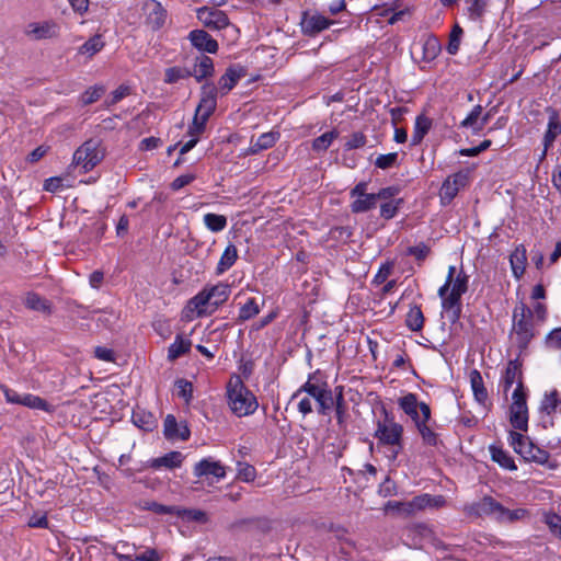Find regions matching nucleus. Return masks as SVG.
Listing matches in <instances>:
<instances>
[{"label": "nucleus", "instance_id": "a878e982", "mask_svg": "<svg viewBox=\"0 0 561 561\" xmlns=\"http://www.w3.org/2000/svg\"><path fill=\"white\" fill-rule=\"evenodd\" d=\"M526 249L524 245H518L510 255V263L512 267L513 275L516 278H520L526 268Z\"/></svg>", "mask_w": 561, "mask_h": 561}, {"label": "nucleus", "instance_id": "c03bdc74", "mask_svg": "<svg viewBox=\"0 0 561 561\" xmlns=\"http://www.w3.org/2000/svg\"><path fill=\"white\" fill-rule=\"evenodd\" d=\"M529 516V513L525 508H504L501 517L499 518L497 523L501 524H513L519 520H523Z\"/></svg>", "mask_w": 561, "mask_h": 561}, {"label": "nucleus", "instance_id": "4468645a", "mask_svg": "<svg viewBox=\"0 0 561 561\" xmlns=\"http://www.w3.org/2000/svg\"><path fill=\"white\" fill-rule=\"evenodd\" d=\"M501 383L505 393L513 387V385H516L514 391L519 390V392H526L523 385L520 364L517 359L510 360L507 363Z\"/></svg>", "mask_w": 561, "mask_h": 561}, {"label": "nucleus", "instance_id": "1a4fd4ad", "mask_svg": "<svg viewBox=\"0 0 561 561\" xmlns=\"http://www.w3.org/2000/svg\"><path fill=\"white\" fill-rule=\"evenodd\" d=\"M103 158V151L96 140L83 142L73 153V163L84 172L92 170Z\"/></svg>", "mask_w": 561, "mask_h": 561}, {"label": "nucleus", "instance_id": "8fccbe9b", "mask_svg": "<svg viewBox=\"0 0 561 561\" xmlns=\"http://www.w3.org/2000/svg\"><path fill=\"white\" fill-rule=\"evenodd\" d=\"M337 137L339 133L336 130L327 131L313 139L312 149L317 152L325 151Z\"/></svg>", "mask_w": 561, "mask_h": 561}, {"label": "nucleus", "instance_id": "20e7f679", "mask_svg": "<svg viewBox=\"0 0 561 561\" xmlns=\"http://www.w3.org/2000/svg\"><path fill=\"white\" fill-rule=\"evenodd\" d=\"M510 443L513 449L525 460L534 461L539 465H546L550 455L547 450L536 446L528 437L518 432L510 433Z\"/></svg>", "mask_w": 561, "mask_h": 561}, {"label": "nucleus", "instance_id": "72a5a7b5", "mask_svg": "<svg viewBox=\"0 0 561 561\" xmlns=\"http://www.w3.org/2000/svg\"><path fill=\"white\" fill-rule=\"evenodd\" d=\"M490 453L492 460L499 463L502 468L511 471L517 469L514 459L501 447L492 445L490 446Z\"/></svg>", "mask_w": 561, "mask_h": 561}, {"label": "nucleus", "instance_id": "69168bd1", "mask_svg": "<svg viewBox=\"0 0 561 561\" xmlns=\"http://www.w3.org/2000/svg\"><path fill=\"white\" fill-rule=\"evenodd\" d=\"M400 193V188L398 186H388L380 188L376 194L377 202L380 199L383 202H388L391 199H396L394 197Z\"/></svg>", "mask_w": 561, "mask_h": 561}, {"label": "nucleus", "instance_id": "13d9d810", "mask_svg": "<svg viewBox=\"0 0 561 561\" xmlns=\"http://www.w3.org/2000/svg\"><path fill=\"white\" fill-rule=\"evenodd\" d=\"M398 153L390 152L387 154H379L375 160V165L381 170L390 169L397 164Z\"/></svg>", "mask_w": 561, "mask_h": 561}, {"label": "nucleus", "instance_id": "4be33fe9", "mask_svg": "<svg viewBox=\"0 0 561 561\" xmlns=\"http://www.w3.org/2000/svg\"><path fill=\"white\" fill-rule=\"evenodd\" d=\"M278 137L279 134L276 131L263 133L256 139H251L248 152L250 154H256L262 150H266L274 146Z\"/></svg>", "mask_w": 561, "mask_h": 561}, {"label": "nucleus", "instance_id": "774afa93", "mask_svg": "<svg viewBox=\"0 0 561 561\" xmlns=\"http://www.w3.org/2000/svg\"><path fill=\"white\" fill-rule=\"evenodd\" d=\"M546 344L553 350H561V328L553 329L546 337Z\"/></svg>", "mask_w": 561, "mask_h": 561}, {"label": "nucleus", "instance_id": "a211bd4d", "mask_svg": "<svg viewBox=\"0 0 561 561\" xmlns=\"http://www.w3.org/2000/svg\"><path fill=\"white\" fill-rule=\"evenodd\" d=\"M188 38L194 47L198 50L215 54L218 50V43L207 32L203 30H194L190 33Z\"/></svg>", "mask_w": 561, "mask_h": 561}, {"label": "nucleus", "instance_id": "aec40b11", "mask_svg": "<svg viewBox=\"0 0 561 561\" xmlns=\"http://www.w3.org/2000/svg\"><path fill=\"white\" fill-rule=\"evenodd\" d=\"M26 34L34 39H45L57 36L58 26L53 22L30 23Z\"/></svg>", "mask_w": 561, "mask_h": 561}, {"label": "nucleus", "instance_id": "603ef678", "mask_svg": "<svg viewBox=\"0 0 561 561\" xmlns=\"http://www.w3.org/2000/svg\"><path fill=\"white\" fill-rule=\"evenodd\" d=\"M105 92L103 85H94L87 89L80 96L82 105H90L96 102Z\"/></svg>", "mask_w": 561, "mask_h": 561}, {"label": "nucleus", "instance_id": "2eb2a0df", "mask_svg": "<svg viewBox=\"0 0 561 561\" xmlns=\"http://www.w3.org/2000/svg\"><path fill=\"white\" fill-rule=\"evenodd\" d=\"M197 18L205 26L214 30H222L229 25V19L224 11L214 8H202L197 11Z\"/></svg>", "mask_w": 561, "mask_h": 561}, {"label": "nucleus", "instance_id": "ddd939ff", "mask_svg": "<svg viewBox=\"0 0 561 561\" xmlns=\"http://www.w3.org/2000/svg\"><path fill=\"white\" fill-rule=\"evenodd\" d=\"M217 87L214 83L207 82L201 88V100L196 107L195 113L208 119L215 112L217 106Z\"/></svg>", "mask_w": 561, "mask_h": 561}, {"label": "nucleus", "instance_id": "f704fd0d", "mask_svg": "<svg viewBox=\"0 0 561 561\" xmlns=\"http://www.w3.org/2000/svg\"><path fill=\"white\" fill-rule=\"evenodd\" d=\"M207 305H210L209 295L203 289L188 300L187 309L192 312H196V317H202L206 314Z\"/></svg>", "mask_w": 561, "mask_h": 561}, {"label": "nucleus", "instance_id": "393cba45", "mask_svg": "<svg viewBox=\"0 0 561 561\" xmlns=\"http://www.w3.org/2000/svg\"><path fill=\"white\" fill-rule=\"evenodd\" d=\"M184 457L180 451H170L162 457L153 458L149 461V466L154 469L161 467L168 469L179 468L182 465Z\"/></svg>", "mask_w": 561, "mask_h": 561}, {"label": "nucleus", "instance_id": "cd10ccee", "mask_svg": "<svg viewBox=\"0 0 561 561\" xmlns=\"http://www.w3.org/2000/svg\"><path fill=\"white\" fill-rule=\"evenodd\" d=\"M238 259V250L234 244L230 243L226 247L224 253L216 267V274L221 275L228 271Z\"/></svg>", "mask_w": 561, "mask_h": 561}, {"label": "nucleus", "instance_id": "f8f14e48", "mask_svg": "<svg viewBox=\"0 0 561 561\" xmlns=\"http://www.w3.org/2000/svg\"><path fill=\"white\" fill-rule=\"evenodd\" d=\"M526 392L513 391L512 404L510 407V422L518 431L528 428V408Z\"/></svg>", "mask_w": 561, "mask_h": 561}, {"label": "nucleus", "instance_id": "39448f33", "mask_svg": "<svg viewBox=\"0 0 561 561\" xmlns=\"http://www.w3.org/2000/svg\"><path fill=\"white\" fill-rule=\"evenodd\" d=\"M540 413L543 426L554 427L561 419V394L553 389L546 392L540 402Z\"/></svg>", "mask_w": 561, "mask_h": 561}, {"label": "nucleus", "instance_id": "3c124183", "mask_svg": "<svg viewBox=\"0 0 561 561\" xmlns=\"http://www.w3.org/2000/svg\"><path fill=\"white\" fill-rule=\"evenodd\" d=\"M403 204L402 198L391 199L380 204V217L389 220L397 216L400 206Z\"/></svg>", "mask_w": 561, "mask_h": 561}, {"label": "nucleus", "instance_id": "6ab92c4d", "mask_svg": "<svg viewBox=\"0 0 561 561\" xmlns=\"http://www.w3.org/2000/svg\"><path fill=\"white\" fill-rule=\"evenodd\" d=\"M194 474L198 478L204 476H213L217 479H222L226 476V470L220 461L205 458L195 465Z\"/></svg>", "mask_w": 561, "mask_h": 561}, {"label": "nucleus", "instance_id": "f03ea898", "mask_svg": "<svg viewBox=\"0 0 561 561\" xmlns=\"http://www.w3.org/2000/svg\"><path fill=\"white\" fill-rule=\"evenodd\" d=\"M382 414L383 419L376 422L374 437L378 446L388 448L387 458L394 461L403 448V426L386 409Z\"/></svg>", "mask_w": 561, "mask_h": 561}, {"label": "nucleus", "instance_id": "0e129e2a", "mask_svg": "<svg viewBox=\"0 0 561 561\" xmlns=\"http://www.w3.org/2000/svg\"><path fill=\"white\" fill-rule=\"evenodd\" d=\"M392 268H393V264L392 263H390V262L383 263L379 267L377 274L375 275V277L373 279V283L376 284V285H380V284L386 283L387 278L392 273Z\"/></svg>", "mask_w": 561, "mask_h": 561}, {"label": "nucleus", "instance_id": "dca6fc26", "mask_svg": "<svg viewBox=\"0 0 561 561\" xmlns=\"http://www.w3.org/2000/svg\"><path fill=\"white\" fill-rule=\"evenodd\" d=\"M163 434L168 439L187 440L191 431L185 422L178 423L174 415L168 414L163 423Z\"/></svg>", "mask_w": 561, "mask_h": 561}, {"label": "nucleus", "instance_id": "c85d7f7f", "mask_svg": "<svg viewBox=\"0 0 561 561\" xmlns=\"http://www.w3.org/2000/svg\"><path fill=\"white\" fill-rule=\"evenodd\" d=\"M214 70L213 59L208 56H202L194 65V69L191 73L196 81L201 82L203 79L211 77L214 75Z\"/></svg>", "mask_w": 561, "mask_h": 561}, {"label": "nucleus", "instance_id": "338daca9", "mask_svg": "<svg viewBox=\"0 0 561 561\" xmlns=\"http://www.w3.org/2000/svg\"><path fill=\"white\" fill-rule=\"evenodd\" d=\"M431 249L425 243H420L408 249V254L413 255L417 261H423L430 254Z\"/></svg>", "mask_w": 561, "mask_h": 561}, {"label": "nucleus", "instance_id": "f3484780", "mask_svg": "<svg viewBox=\"0 0 561 561\" xmlns=\"http://www.w3.org/2000/svg\"><path fill=\"white\" fill-rule=\"evenodd\" d=\"M147 13L146 22L154 31L160 30L167 21V11L160 2L156 0H149L145 4Z\"/></svg>", "mask_w": 561, "mask_h": 561}, {"label": "nucleus", "instance_id": "412c9836", "mask_svg": "<svg viewBox=\"0 0 561 561\" xmlns=\"http://www.w3.org/2000/svg\"><path fill=\"white\" fill-rule=\"evenodd\" d=\"M204 289L206 294L209 295L210 305L215 308L226 302L231 293L230 285L222 282L210 287H205Z\"/></svg>", "mask_w": 561, "mask_h": 561}, {"label": "nucleus", "instance_id": "9d476101", "mask_svg": "<svg viewBox=\"0 0 561 561\" xmlns=\"http://www.w3.org/2000/svg\"><path fill=\"white\" fill-rule=\"evenodd\" d=\"M368 183L365 181L358 182L351 191L350 197L352 203L350 205L353 214H363L374 209L377 205L375 193H367Z\"/></svg>", "mask_w": 561, "mask_h": 561}, {"label": "nucleus", "instance_id": "7ed1b4c3", "mask_svg": "<svg viewBox=\"0 0 561 561\" xmlns=\"http://www.w3.org/2000/svg\"><path fill=\"white\" fill-rule=\"evenodd\" d=\"M228 404L239 417L253 414L257 407L256 397L239 376H232L227 385Z\"/></svg>", "mask_w": 561, "mask_h": 561}, {"label": "nucleus", "instance_id": "a18cd8bd", "mask_svg": "<svg viewBox=\"0 0 561 561\" xmlns=\"http://www.w3.org/2000/svg\"><path fill=\"white\" fill-rule=\"evenodd\" d=\"M21 405L27 407L30 409L53 412V407L46 400L31 393L23 394V401Z\"/></svg>", "mask_w": 561, "mask_h": 561}, {"label": "nucleus", "instance_id": "de8ad7c7", "mask_svg": "<svg viewBox=\"0 0 561 561\" xmlns=\"http://www.w3.org/2000/svg\"><path fill=\"white\" fill-rule=\"evenodd\" d=\"M205 226L213 232L222 231L227 226V218L224 215L208 213L204 216Z\"/></svg>", "mask_w": 561, "mask_h": 561}, {"label": "nucleus", "instance_id": "6e6d98bb", "mask_svg": "<svg viewBox=\"0 0 561 561\" xmlns=\"http://www.w3.org/2000/svg\"><path fill=\"white\" fill-rule=\"evenodd\" d=\"M468 12L471 20H479L485 12L486 0H468Z\"/></svg>", "mask_w": 561, "mask_h": 561}, {"label": "nucleus", "instance_id": "2f4dec72", "mask_svg": "<svg viewBox=\"0 0 561 561\" xmlns=\"http://www.w3.org/2000/svg\"><path fill=\"white\" fill-rule=\"evenodd\" d=\"M192 342L181 335H176L174 342L168 348V359L173 362L190 352Z\"/></svg>", "mask_w": 561, "mask_h": 561}, {"label": "nucleus", "instance_id": "423d86ee", "mask_svg": "<svg viewBox=\"0 0 561 561\" xmlns=\"http://www.w3.org/2000/svg\"><path fill=\"white\" fill-rule=\"evenodd\" d=\"M533 311L525 304L516 307L513 313L514 331L517 336L518 344L525 346L534 336Z\"/></svg>", "mask_w": 561, "mask_h": 561}, {"label": "nucleus", "instance_id": "680f3d73", "mask_svg": "<svg viewBox=\"0 0 561 561\" xmlns=\"http://www.w3.org/2000/svg\"><path fill=\"white\" fill-rule=\"evenodd\" d=\"M208 119H204L203 116L195 113L192 124L188 127V135L191 137H197L205 130V126Z\"/></svg>", "mask_w": 561, "mask_h": 561}, {"label": "nucleus", "instance_id": "e433bc0d", "mask_svg": "<svg viewBox=\"0 0 561 561\" xmlns=\"http://www.w3.org/2000/svg\"><path fill=\"white\" fill-rule=\"evenodd\" d=\"M433 424H435V422H432L431 420L417 423V426H415L422 437L423 443L428 446H436L439 440L438 435L434 431Z\"/></svg>", "mask_w": 561, "mask_h": 561}, {"label": "nucleus", "instance_id": "bb28decb", "mask_svg": "<svg viewBox=\"0 0 561 561\" xmlns=\"http://www.w3.org/2000/svg\"><path fill=\"white\" fill-rule=\"evenodd\" d=\"M550 117L548 122V129L543 136V147L546 150L553 144L558 135L561 133V124L559 123V114L556 110H550Z\"/></svg>", "mask_w": 561, "mask_h": 561}, {"label": "nucleus", "instance_id": "37998d69", "mask_svg": "<svg viewBox=\"0 0 561 561\" xmlns=\"http://www.w3.org/2000/svg\"><path fill=\"white\" fill-rule=\"evenodd\" d=\"M314 400L318 404L317 411L320 415H327L333 407V393L328 387L318 394Z\"/></svg>", "mask_w": 561, "mask_h": 561}, {"label": "nucleus", "instance_id": "5fc2aeb1", "mask_svg": "<svg viewBox=\"0 0 561 561\" xmlns=\"http://www.w3.org/2000/svg\"><path fill=\"white\" fill-rule=\"evenodd\" d=\"M459 190L446 179L440 187L439 196L444 205L449 204L458 194Z\"/></svg>", "mask_w": 561, "mask_h": 561}, {"label": "nucleus", "instance_id": "052dcab7", "mask_svg": "<svg viewBox=\"0 0 561 561\" xmlns=\"http://www.w3.org/2000/svg\"><path fill=\"white\" fill-rule=\"evenodd\" d=\"M238 479L244 482H252L256 477V470L252 465L239 463Z\"/></svg>", "mask_w": 561, "mask_h": 561}, {"label": "nucleus", "instance_id": "ea45409f", "mask_svg": "<svg viewBox=\"0 0 561 561\" xmlns=\"http://www.w3.org/2000/svg\"><path fill=\"white\" fill-rule=\"evenodd\" d=\"M104 42L102 39L101 35H94L91 38H89L85 43H83L79 47V54L85 55L88 57L94 56L96 53L103 49Z\"/></svg>", "mask_w": 561, "mask_h": 561}, {"label": "nucleus", "instance_id": "473e14b6", "mask_svg": "<svg viewBox=\"0 0 561 561\" xmlns=\"http://www.w3.org/2000/svg\"><path fill=\"white\" fill-rule=\"evenodd\" d=\"M470 383H471V388H472L476 400L479 403L484 404L488 399V391L484 387L482 376H481L480 371H478L477 369H473L470 373Z\"/></svg>", "mask_w": 561, "mask_h": 561}, {"label": "nucleus", "instance_id": "f257e3e1", "mask_svg": "<svg viewBox=\"0 0 561 561\" xmlns=\"http://www.w3.org/2000/svg\"><path fill=\"white\" fill-rule=\"evenodd\" d=\"M468 282L469 277L463 271L456 275V267H448L446 280L437 294L442 299L443 313L450 323H456L460 319L461 296L468 290Z\"/></svg>", "mask_w": 561, "mask_h": 561}, {"label": "nucleus", "instance_id": "7c9ffc66", "mask_svg": "<svg viewBox=\"0 0 561 561\" xmlns=\"http://www.w3.org/2000/svg\"><path fill=\"white\" fill-rule=\"evenodd\" d=\"M131 419L134 424L144 431H152L157 426L156 417L150 412L140 409L133 411Z\"/></svg>", "mask_w": 561, "mask_h": 561}, {"label": "nucleus", "instance_id": "58836bf2", "mask_svg": "<svg viewBox=\"0 0 561 561\" xmlns=\"http://www.w3.org/2000/svg\"><path fill=\"white\" fill-rule=\"evenodd\" d=\"M333 407L335 410V417L339 428L341 431H346L347 423L350 419L348 407L344 398H340V400H333Z\"/></svg>", "mask_w": 561, "mask_h": 561}, {"label": "nucleus", "instance_id": "4c0bfd02", "mask_svg": "<svg viewBox=\"0 0 561 561\" xmlns=\"http://www.w3.org/2000/svg\"><path fill=\"white\" fill-rule=\"evenodd\" d=\"M407 327L412 331H421L424 325V316L421 310V307L414 305L411 306L407 319H405Z\"/></svg>", "mask_w": 561, "mask_h": 561}, {"label": "nucleus", "instance_id": "bf43d9fd", "mask_svg": "<svg viewBox=\"0 0 561 561\" xmlns=\"http://www.w3.org/2000/svg\"><path fill=\"white\" fill-rule=\"evenodd\" d=\"M367 142L366 136L362 131H356L351 135L348 140L344 145L345 150H353L363 148Z\"/></svg>", "mask_w": 561, "mask_h": 561}, {"label": "nucleus", "instance_id": "5701e85b", "mask_svg": "<svg viewBox=\"0 0 561 561\" xmlns=\"http://www.w3.org/2000/svg\"><path fill=\"white\" fill-rule=\"evenodd\" d=\"M242 73L233 67H229L218 80L217 91L221 95L228 94L241 79Z\"/></svg>", "mask_w": 561, "mask_h": 561}, {"label": "nucleus", "instance_id": "a19ab883", "mask_svg": "<svg viewBox=\"0 0 561 561\" xmlns=\"http://www.w3.org/2000/svg\"><path fill=\"white\" fill-rule=\"evenodd\" d=\"M24 304L26 308L35 311H42V312H49L50 311V305L49 302L42 298L38 294L35 293H28L25 296Z\"/></svg>", "mask_w": 561, "mask_h": 561}, {"label": "nucleus", "instance_id": "49530a36", "mask_svg": "<svg viewBox=\"0 0 561 561\" xmlns=\"http://www.w3.org/2000/svg\"><path fill=\"white\" fill-rule=\"evenodd\" d=\"M191 76H192L191 70L183 68V67L175 66V67H170V68L165 69L163 81L168 84H173V83H176L180 80L186 79Z\"/></svg>", "mask_w": 561, "mask_h": 561}, {"label": "nucleus", "instance_id": "c756f323", "mask_svg": "<svg viewBox=\"0 0 561 561\" xmlns=\"http://www.w3.org/2000/svg\"><path fill=\"white\" fill-rule=\"evenodd\" d=\"M432 126V121L425 115H419L415 119L414 130L411 137V145L416 146L421 144L425 135Z\"/></svg>", "mask_w": 561, "mask_h": 561}, {"label": "nucleus", "instance_id": "b1692460", "mask_svg": "<svg viewBox=\"0 0 561 561\" xmlns=\"http://www.w3.org/2000/svg\"><path fill=\"white\" fill-rule=\"evenodd\" d=\"M333 22L321 14H313L305 19L302 30L306 34L313 35L327 30Z\"/></svg>", "mask_w": 561, "mask_h": 561}, {"label": "nucleus", "instance_id": "c9c22d12", "mask_svg": "<svg viewBox=\"0 0 561 561\" xmlns=\"http://www.w3.org/2000/svg\"><path fill=\"white\" fill-rule=\"evenodd\" d=\"M264 305V301L262 304H259L255 298H249L239 310L238 321L239 322H245L255 316H257L261 311V307Z\"/></svg>", "mask_w": 561, "mask_h": 561}, {"label": "nucleus", "instance_id": "864d4df0", "mask_svg": "<svg viewBox=\"0 0 561 561\" xmlns=\"http://www.w3.org/2000/svg\"><path fill=\"white\" fill-rule=\"evenodd\" d=\"M462 33L463 31L458 24L453 27L446 46V50L449 55H456L458 53Z\"/></svg>", "mask_w": 561, "mask_h": 561}, {"label": "nucleus", "instance_id": "6e6552de", "mask_svg": "<svg viewBox=\"0 0 561 561\" xmlns=\"http://www.w3.org/2000/svg\"><path fill=\"white\" fill-rule=\"evenodd\" d=\"M447 501L444 495H432L428 493H423L421 495L414 496L410 502L407 503H389L392 507L400 508L407 514H414L419 511H423L426 508H442L446 506Z\"/></svg>", "mask_w": 561, "mask_h": 561}, {"label": "nucleus", "instance_id": "0eeeda50", "mask_svg": "<svg viewBox=\"0 0 561 561\" xmlns=\"http://www.w3.org/2000/svg\"><path fill=\"white\" fill-rule=\"evenodd\" d=\"M398 405L411 417L415 426H417V423L431 421L430 405L425 402H419L415 393L409 392L399 398Z\"/></svg>", "mask_w": 561, "mask_h": 561}, {"label": "nucleus", "instance_id": "79ce46f5", "mask_svg": "<svg viewBox=\"0 0 561 561\" xmlns=\"http://www.w3.org/2000/svg\"><path fill=\"white\" fill-rule=\"evenodd\" d=\"M483 107L481 105H476L471 112L466 116L465 119L461 121L459 127L461 128H470L473 133L480 131V117L482 114Z\"/></svg>", "mask_w": 561, "mask_h": 561}, {"label": "nucleus", "instance_id": "09e8293b", "mask_svg": "<svg viewBox=\"0 0 561 561\" xmlns=\"http://www.w3.org/2000/svg\"><path fill=\"white\" fill-rule=\"evenodd\" d=\"M312 376H309L308 380L293 394V399L297 398L300 393L306 392L313 399L319 397L321 391L328 387L325 382L319 385L317 382H312Z\"/></svg>", "mask_w": 561, "mask_h": 561}, {"label": "nucleus", "instance_id": "e2e57ef3", "mask_svg": "<svg viewBox=\"0 0 561 561\" xmlns=\"http://www.w3.org/2000/svg\"><path fill=\"white\" fill-rule=\"evenodd\" d=\"M545 522L549 529L561 539V516L550 513L546 515Z\"/></svg>", "mask_w": 561, "mask_h": 561}, {"label": "nucleus", "instance_id": "4d7b16f0", "mask_svg": "<svg viewBox=\"0 0 561 561\" xmlns=\"http://www.w3.org/2000/svg\"><path fill=\"white\" fill-rule=\"evenodd\" d=\"M178 396L183 398L187 403L193 398V385L186 379H179L175 381Z\"/></svg>", "mask_w": 561, "mask_h": 561}, {"label": "nucleus", "instance_id": "9b49d317", "mask_svg": "<svg viewBox=\"0 0 561 561\" xmlns=\"http://www.w3.org/2000/svg\"><path fill=\"white\" fill-rule=\"evenodd\" d=\"M504 508L495 499L485 495L478 502L465 505L463 512L469 517L490 516L497 522Z\"/></svg>", "mask_w": 561, "mask_h": 561}]
</instances>
